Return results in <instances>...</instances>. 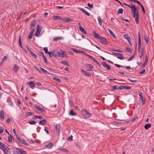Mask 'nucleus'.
I'll return each mask as SVG.
<instances>
[{"label":"nucleus","instance_id":"obj_6","mask_svg":"<svg viewBox=\"0 0 154 154\" xmlns=\"http://www.w3.org/2000/svg\"><path fill=\"white\" fill-rule=\"evenodd\" d=\"M61 128L60 125L59 124H56L55 126L56 132V133L59 134Z\"/></svg>","mask_w":154,"mask_h":154},{"label":"nucleus","instance_id":"obj_22","mask_svg":"<svg viewBox=\"0 0 154 154\" xmlns=\"http://www.w3.org/2000/svg\"><path fill=\"white\" fill-rule=\"evenodd\" d=\"M69 114L72 116H76V113L74 112L73 109H72L70 110L69 113Z\"/></svg>","mask_w":154,"mask_h":154},{"label":"nucleus","instance_id":"obj_59","mask_svg":"<svg viewBox=\"0 0 154 154\" xmlns=\"http://www.w3.org/2000/svg\"><path fill=\"white\" fill-rule=\"evenodd\" d=\"M35 29L34 28H33V29H32V30L29 33L33 35V33L35 32Z\"/></svg>","mask_w":154,"mask_h":154},{"label":"nucleus","instance_id":"obj_24","mask_svg":"<svg viewBox=\"0 0 154 154\" xmlns=\"http://www.w3.org/2000/svg\"><path fill=\"white\" fill-rule=\"evenodd\" d=\"M151 126V124L149 123L146 124L145 125L144 127L145 129L147 130Z\"/></svg>","mask_w":154,"mask_h":154},{"label":"nucleus","instance_id":"obj_55","mask_svg":"<svg viewBox=\"0 0 154 154\" xmlns=\"http://www.w3.org/2000/svg\"><path fill=\"white\" fill-rule=\"evenodd\" d=\"M43 58L44 61V62H45V63H48V62L47 61V58H46V57L44 56L43 57Z\"/></svg>","mask_w":154,"mask_h":154},{"label":"nucleus","instance_id":"obj_3","mask_svg":"<svg viewBox=\"0 0 154 154\" xmlns=\"http://www.w3.org/2000/svg\"><path fill=\"white\" fill-rule=\"evenodd\" d=\"M42 29V26H40L39 24H38L36 27V30L34 35L36 37H38Z\"/></svg>","mask_w":154,"mask_h":154},{"label":"nucleus","instance_id":"obj_54","mask_svg":"<svg viewBox=\"0 0 154 154\" xmlns=\"http://www.w3.org/2000/svg\"><path fill=\"white\" fill-rule=\"evenodd\" d=\"M120 56L118 57L117 58L121 60H123L124 59L123 56L122 55H122H119Z\"/></svg>","mask_w":154,"mask_h":154},{"label":"nucleus","instance_id":"obj_51","mask_svg":"<svg viewBox=\"0 0 154 154\" xmlns=\"http://www.w3.org/2000/svg\"><path fill=\"white\" fill-rule=\"evenodd\" d=\"M44 50L45 51V53L46 54H48V53H49L50 52H48V48L47 47H45L43 48Z\"/></svg>","mask_w":154,"mask_h":154},{"label":"nucleus","instance_id":"obj_46","mask_svg":"<svg viewBox=\"0 0 154 154\" xmlns=\"http://www.w3.org/2000/svg\"><path fill=\"white\" fill-rule=\"evenodd\" d=\"M38 54L40 56H42L43 57L44 56V52L41 51H39L38 52Z\"/></svg>","mask_w":154,"mask_h":154},{"label":"nucleus","instance_id":"obj_39","mask_svg":"<svg viewBox=\"0 0 154 154\" xmlns=\"http://www.w3.org/2000/svg\"><path fill=\"white\" fill-rule=\"evenodd\" d=\"M125 50L126 51H127L128 52H129L130 53H132V50L130 48H128L127 47H126L125 48Z\"/></svg>","mask_w":154,"mask_h":154},{"label":"nucleus","instance_id":"obj_14","mask_svg":"<svg viewBox=\"0 0 154 154\" xmlns=\"http://www.w3.org/2000/svg\"><path fill=\"white\" fill-rule=\"evenodd\" d=\"M79 9L81 11L83 12L86 15L89 16L90 15V14L86 11L84 9L82 8H79Z\"/></svg>","mask_w":154,"mask_h":154},{"label":"nucleus","instance_id":"obj_1","mask_svg":"<svg viewBox=\"0 0 154 154\" xmlns=\"http://www.w3.org/2000/svg\"><path fill=\"white\" fill-rule=\"evenodd\" d=\"M138 51L139 53V57L141 58L143 55V48L141 47L140 37H139L138 40Z\"/></svg>","mask_w":154,"mask_h":154},{"label":"nucleus","instance_id":"obj_44","mask_svg":"<svg viewBox=\"0 0 154 154\" xmlns=\"http://www.w3.org/2000/svg\"><path fill=\"white\" fill-rule=\"evenodd\" d=\"M131 88V87L130 86H123V89L129 90Z\"/></svg>","mask_w":154,"mask_h":154},{"label":"nucleus","instance_id":"obj_56","mask_svg":"<svg viewBox=\"0 0 154 154\" xmlns=\"http://www.w3.org/2000/svg\"><path fill=\"white\" fill-rule=\"evenodd\" d=\"M148 59L147 57V56L146 55V56L145 60V61L144 63H146V64L148 62Z\"/></svg>","mask_w":154,"mask_h":154},{"label":"nucleus","instance_id":"obj_28","mask_svg":"<svg viewBox=\"0 0 154 154\" xmlns=\"http://www.w3.org/2000/svg\"><path fill=\"white\" fill-rule=\"evenodd\" d=\"M127 6H128L130 8H131V11L132 12L133 11V7L134 6L135 7V5H133L132 3H130V5H128Z\"/></svg>","mask_w":154,"mask_h":154},{"label":"nucleus","instance_id":"obj_61","mask_svg":"<svg viewBox=\"0 0 154 154\" xmlns=\"http://www.w3.org/2000/svg\"><path fill=\"white\" fill-rule=\"evenodd\" d=\"M13 154H20V153H18V152L16 150H14L13 151Z\"/></svg>","mask_w":154,"mask_h":154},{"label":"nucleus","instance_id":"obj_25","mask_svg":"<svg viewBox=\"0 0 154 154\" xmlns=\"http://www.w3.org/2000/svg\"><path fill=\"white\" fill-rule=\"evenodd\" d=\"M137 10V9L135 7V15H136L135 19H139V14L138 13V11H136Z\"/></svg>","mask_w":154,"mask_h":154},{"label":"nucleus","instance_id":"obj_31","mask_svg":"<svg viewBox=\"0 0 154 154\" xmlns=\"http://www.w3.org/2000/svg\"><path fill=\"white\" fill-rule=\"evenodd\" d=\"M53 145V143L51 142L49 143L47 145H46L45 147L47 148H50Z\"/></svg>","mask_w":154,"mask_h":154},{"label":"nucleus","instance_id":"obj_45","mask_svg":"<svg viewBox=\"0 0 154 154\" xmlns=\"http://www.w3.org/2000/svg\"><path fill=\"white\" fill-rule=\"evenodd\" d=\"M134 56H135V51L133 53V56L131 57L128 60V61H130L131 60H132L134 58Z\"/></svg>","mask_w":154,"mask_h":154},{"label":"nucleus","instance_id":"obj_13","mask_svg":"<svg viewBox=\"0 0 154 154\" xmlns=\"http://www.w3.org/2000/svg\"><path fill=\"white\" fill-rule=\"evenodd\" d=\"M47 123V121L46 119H44L39 122V124L44 125Z\"/></svg>","mask_w":154,"mask_h":154},{"label":"nucleus","instance_id":"obj_19","mask_svg":"<svg viewBox=\"0 0 154 154\" xmlns=\"http://www.w3.org/2000/svg\"><path fill=\"white\" fill-rule=\"evenodd\" d=\"M27 84L29 85L30 87L32 89L35 86V83L33 81H30L27 83Z\"/></svg>","mask_w":154,"mask_h":154},{"label":"nucleus","instance_id":"obj_47","mask_svg":"<svg viewBox=\"0 0 154 154\" xmlns=\"http://www.w3.org/2000/svg\"><path fill=\"white\" fill-rule=\"evenodd\" d=\"M30 54H31V55L33 57H34L35 58H36L37 57L36 55L33 52H32V51L30 52Z\"/></svg>","mask_w":154,"mask_h":154},{"label":"nucleus","instance_id":"obj_62","mask_svg":"<svg viewBox=\"0 0 154 154\" xmlns=\"http://www.w3.org/2000/svg\"><path fill=\"white\" fill-rule=\"evenodd\" d=\"M4 130V129L2 127H0V134H2Z\"/></svg>","mask_w":154,"mask_h":154},{"label":"nucleus","instance_id":"obj_36","mask_svg":"<svg viewBox=\"0 0 154 154\" xmlns=\"http://www.w3.org/2000/svg\"><path fill=\"white\" fill-rule=\"evenodd\" d=\"M16 149L17 152H20V154H21V153L22 152L23 150L21 149L20 148H17Z\"/></svg>","mask_w":154,"mask_h":154},{"label":"nucleus","instance_id":"obj_34","mask_svg":"<svg viewBox=\"0 0 154 154\" xmlns=\"http://www.w3.org/2000/svg\"><path fill=\"white\" fill-rule=\"evenodd\" d=\"M98 20L99 24H100V26H101V24L102 23V21H103V20L100 17H99L98 18Z\"/></svg>","mask_w":154,"mask_h":154},{"label":"nucleus","instance_id":"obj_7","mask_svg":"<svg viewBox=\"0 0 154 154\" xmlns=\"http://www.w3.org/2000/svg\"><path fill=\"white\" fill-rule=\"evenodd\" d=\"M52 51L54 57L56 58L59 57L60 55V52L54 51Z\"/></svg>","mask_w":154,"mask_h":154},{"label":"nucleus","instance_id":"obj_37","mask_svg":"<svg viewBox=\"0 0 154 154\" xmlns=\"http://www.w3.org/2000/svg\"><path fill=\"white\" fill-rule=\"evenodd\" d=\"M123 10L121 8H119L118 10L117 14H122L123 13Z\"/></svg>","mask_w":154,"mask_h":154},{"label":"nucleus","instance_id":"obj_5","mask_svg":"<svg viewBox=\"0 0 154 154\" xmlns=\"http://www.w3.org/2000/svg\"><path fill=\"white\" fill-rule=\"evenodd\" d=\"M100 43H102L106 45H108L107 40L105 37H100Z\"/></svg>","mask_w":154,"mask_h":154},{"label":"nucleus","instance_id":"obj_9","mask_svg":"<svg viewBox=\"0 0 154 154\" xmlns=\"http://www.w3.org/2000/svg\"><path fill=\"white\" fill-rule=\"evenodd\" d=\"M92 34L95 38H97L98 39H100V36L99 34H97L95 31H94L93 32Z\"/></svg>","mask_w":154,"mask_h":154},{"label":"nucleus","instance_id":"obj_8","mask_svg":"<svg viewBox=\"0 0 154 154\" xmlns=\"http://www.w3.org/2000/svg\"><path fill=\"white\" fill-rule=\"evenodd\" d=\"M102 65L104 68L106 69L107 70H110V66L107 64L105 62H102Z\"/></svg>","mask_w":154,"mask_h":154},{"label":"nucleus","instance_id":"obj_42","mask_svg":"<svg viewBox=\"0 0 154 154\" xmlns=\"http://www.w3.org/2000/svg\"><path fill=\"white\" fill-rule=\"evenodd\" d=\"M29 123L30 125H35L36 124V122L35 121H29Z\"/></svg>","mask_w":154,"mask_h":154},{"label":"nucleus","instance_id":"obj_64","mask_svg":"<svg viewBox=\"0 0 154 154\" xmlns=\"http://www.w3.org/2000/svg\"><path fill=\"white\" fill-rule=\"evenodd\" d=\"M6 149L7 151L10 154L11 153V151L10 150V149L8 147L7 148H6L5 149Z\"/></svg>","mask_w":154,"mask_h":154},{"label":"nucleus","instance_id":"obj_33","mask_svg":"<svg viewBox=\"0 0 154 154\" xmlns=\"http://www.w3.org/2000/svg\"><path fill=\"white\" fill-rule=\"evenodd\" d=\"M60 63L61 64L66 65L67 66H69V64L66 61H61Z\"/></svg>","mask_w":154,"mask_h":154},{"label":"nucleus","instance_id":"obj_10","mask_svg":"<svg viewBox=\"0 0 154 154\" xmlns=\"http://www.w3.org/2000/svg\"><path fill=\"white\" fill-rule=\"evenodd\" d=\"M81 71L86 76L90 77L91 76V73L90 72H86L83 69H81Z\"/></svg>","mask_w":154,"mask_h":154},{"label":"nucleus","instance_id":"obj_35","mask_svg":"<svg viewBox=\"0 0 154 154\" xmlns=\"http://www.w3.org/2000/svg\"><path fill=\"white\" fill-rule=\"evenodd\" d=\"M40 69H41V71L42 72H43L44 73H46L47 74H50L49 72H48L46 70H45V69H44L42 67H40Z\"/></svg>","mask_w":154,"mask_h":154},{"label":"nucleus","instance_id":"obj_29","mask_svg":"<svg viewBox=\"0 0 154 154\" xmlns=\"http://www.w3.org/2000/svg\"><path fill=\"white\" fill-rule=\"evenodd\" d=\"M53 79L54 80L56 81L57 82L59 83H60L61 82V81L60 79H59L56 77H54L53 78Z\"/></svg>","mask_w":154,"mask_h":154},{"label":"nucleus","instance_id":"obj_30","mask_svg":"<svg viewBox=\"0 0 154 154\" xmlns=\"http://www.w3.org/2000/svg\"><path fill=\"white\" fill-rule=\"evenodd\" d=\"M124 37L125 39H127L128 41L130 40V38L129 37L128 35L126 34H124Z\"/></svg>","mask_w":154,"mask_h":154},{"label":"nucleus","instance_id":"obj_26","mask_svg":"<svg viewBox=\"0 0 154 154\" xmlns=\"http://www.w3.org/2000/svg\"><path fill=\"white\" fill-rule=\"evenodd\" d=\"M86 66L87 67L91 69H92L94 68L93 66L91 64L87 63Z\"/></svg>","mask_w":154,"mask_h":154},{"label":"nucleus","instance_id":"obj_27","mask_svg":"<svg viewBox=\"0 0 154 154\" xmlns=\"http://www.w3.org/2000/svg\"><path fill=\"white\" fill-rule=\"evenodd\" d=\"M36 24L35 20L32 21V23L30 24V28H32L33 26H35Z\"/></svg>","mask_w":154,"mask_h":154},{"label":"nucleus","instance_id":"obj_40","mask_svg":"<svg viewBox=\"0 0 154 154\" xmlns=\"http://www.w3.org/2000/svg\"><path fill=\"white\" fill-rule=\"evenodd\" d=\"M20 143H21L22 144H23L25 145H28V144L25 142L24 140L23 139L21 140V142Z\"/></svg>","mask_w":154,"mask_h":154},{"label":"nucleus","instance_id":"obj_60","mask_svg":"<svg viewBox=\"0 0 154 154\" xmlns=\"http://www.w3.org/2000/svg\"><path fill=\"white\" fill-rule=\"evenodd\" d=\"M145 71H146L145 69H143V70L141 71L140 72H139V73L140 74H142L144 73H145Z\"/></svg>","mask_w":154,"mask_h":154},{"label":"nucleus","instance_id":"obj_4","mask_svg":"<svg viewBox=\"0 0 154 154\" xmlns=\"http://www.w3.org/2000/svg\"><path fill=\"white\" fill-rule=\"evenodd\" d=\"M138 95L139 96L140 99L142 101V104L144 105L146 102L145 97H143V94L141 92H139L138 93Z\"/></svg>","mask_w":154,"mask_h":154},{"label":"nucleus","instance_id":"obj_49","mask_svg":"<svg viewBox=\"0 0 154 154\" xmlns=\"http://www.w3.org/2000/svg\"><path fill=\"white\" fill-rule=\"evenodd\" d=\"M118 90V88H117V86H116V85H114V86H113L112 88H111V91H113V90Z\"/></svg>","mask_w":154,"mask_h":154},{"label":"nucleus","instance_id":"obj_15","mask_svg":"<svg viewBox=\"0 0 154 154\" xmlns=\"http://www.w3.org/2000/svg\"><path fill=\"white\" fill-rule=\"evenodd\" d=\"M19 69V67L17 64L14 65L13 68L14 71L16 72H17Z\"/></svg>","mask_w":154,"mask_h":154},{"label":"nucleus","instance_id":"obj_17","mask_svg":"<svg viewBox=\"0 0 154 154\" xmlns=\"http://www.w3.org/2000/svg\"><path fill=\"white\" fill-rule=\"evenodd\" d=\"M4 118V114L3 111L1 110L0 111V119H3Z\"/></svg>","mask_w":154,"mask_h":154},{"label":"nucleus","instance_id":"obj_38","mask_svg":"<svg viewBox=\"0 0 154 154\" xmlns=\"http://www.w3.org/2000/svg\"><path fill=\"white\" fill-rule=\"evenodd\" d=\"M144 40L146 42V44H147L148 42L149 41V38L146 35H145L144 36Z\"/></svg>","mask_w":154,"mask_h":154},{"label":"nucleus","instance_id":"obj_12","mask_svg":"<svg viewBox=\"0 0 154 154\" xmlns=\"http://www.w3.org/2000/svg\"><path fill=\"white\" fill-rule=\"evenodd\" d=\"M52 18L55 20H62V18L61 17L57 15H54L53 16Z\"/></svg>","mask_w":154,"mask_h":154},{"label":"nucleus","instance_id":"obj_63","mask_svg":"<svg viewBox=\"0 0 154 154\" xmlns=\"http://www.w3.org/2000/svg\"><path fill=\"white\" fill-rule=\"evenodd\" d=\"M8 104L9 106H13V102H12L11 101H9Z\"/></svg>","mask_w":154,"mask_h":154},{"label":"nucleus","instance_id":"obj_53","mask_svg":"<svg viewBox=\"0 0 154 154\" xmlns=\"http://www.w3.org/2000/svg\"><path fill=\"white\" fill-rule=\"evenodd\" d=\"M88 7L91 8H92L93 7V4H90V3H88Z\"/></svg>","mask_w":154,"mask_h":154},{"label":"nucleus","instance_id":"obj_43","mask_svg":"<svg viewBox=\"0 0 154 154\" xmlns=\"http://www.w3.org/2000/svg\"><path fill=\"white\" fill-rule=\"evenodd\" d=\"M25 115L26 116H33V114L31 112H27L26 113Z\"/></svg>","mask_w":154,"mask_h":154},{"label":"nucleus","instance_id":"obj_32","mask_svg":"<svg viewBox=\"0 0 154 154\" xmlns=\"http://www.w3.org/2000/svg\"><path fill=\"white\" fill-rule=\"evenodd\" d=\"M63 38L62 37H56L54 38L53 41L56 42L58 40H60L63 39Z\"/></svg>","mask_w":154,"mask_h":154},{"label":"nucleus","instance_id":"obj_11","mask_svg":"<svg viewBox=\"0 0 154 154\" xmlns=\"http://www.w3.org/2000/svg\"><path fill=\"white\" fill-rule=\"evenodd\" d=\"M79 29L81 32L87 35V33L85 30V29L81 26H79Z\"/></svg>","mask_w":154,"mask_h":154},{"label":"nucleus","instance_id":"obj_50","mask_svg":"<svg viewBox=\"0 0 154 154\" xmlns=\"http://www.w3.org/2000/svg\"><path fill=\"white\" fill-rule=\"evenodd\" d=\"M73 136L72 135H71L68 138V140L69 141H71L72 140Z\"/></svg>","mask_w":154,"mask_h":154},{"label":"nucleus","instance_id":"obj_16","mask_svg":"<svg viewBox=\"0 0 154 154\" xmlns=\"http://www.w3.org/2000/svg\"><path fill=\"white\" fill-rule=\"evenodd\" d=\"M62 20L64 21V22H71L72 21V20L69 17L64 18L63 19H62Z\"/></svg>","mask_w":154,"mask_h":154},{"label":"nucleus","instance_id":"obj_18","mask_svg":"<svg viewBox=\"0 0 154 154\" xmlns=\"http://www.w3.org/2000/svg\"><path fill=\"white\" fill-rule=\"evenodd\" d=\"M66 52L64 51H62V52H60V55L59 57L60 58H63L66 57Z\"/></svg>","mask_w":154,"mask_h":154},{"label":"nucleus","instance_id":"obj_41","mask_svg":"<svg viewBox=\"0 0 154 154\" xmlns=\"http://www.w3.org/2000/svg\"><path fill=\"white\" fill-rule=\"evenodd\" d=\"M8 142H11L12 141V139H13V137L11 135H10V136L8 137Z\"/></svg>","mask_w":154,"mask_h":154},{"label":"nucleus","instance_id":"obj_23","mask_svg":"<svg viewBox=\"0 0 154 154\" xmlns=\"http://www.w3.org/2000/svg\"><path fill=\"white\" fill-rule=\"evenodd\" d=\"M59 149L65 152L68 153L69 152V151L67 149L65 148H62L61 147H60L59 148Z\"/></svg>","mask_w":154,"mask_h":154},{"label":"nucleus","instance_id":"obj_57","mask_svg":"<svg viewBox=\"0 0 154 154\" xmlns=\"http://www.w3.org/2000/svg\"><path fill=\"white\" fill-rule=\"evenodd\" d=\"M7 57L6 56H4L2 60V62L5 61L7 59Z\"/></svg>","mask_w":154,"mask_h":154},{"label":"nucleus","instance_id":"obj_48","mask_svg":"<svg viewBox=\"0 0 154 154\" xmlns=\"http://www.w3.org/2000/svg\"><path fill=\"white\" fill-rule=\"evenodd\" d=\"M112 54L113 55H115V56L122 55L121 54L116 53V52H113Z\"/></svg>","mask_w":154,"mask_h":154},{"label":"nucleus","instance_id":"obj_2","mask_svg":"<svg viewBox=\"0 0 154 154\" xmlns=\"http://www.w3.org/2000/svg\"><path fill=\"white\" fill-rule=\"evenodd\" d=\"M81 113L82 116L87 118L91 117L92 116V114L88 112L85 109H82L81 111Z\"/></svg>","mask_w":154,"mask_h":154},{"label":"nucleus","instance_id":"obj_21","mask_svg":"<svg viewBox=\"0 0 154 154\" xmlns=\"http://www.w3.org/2000/svg\"><path fill=\"white\" fill-rule=\"evenodd\" d=\"M34 107L35 108H36L37 110H38V111H41L42 112H44L45 111V110L43 109L42 108L38 106L35 105Z\"/></svg>","mask_w":154,"mask_h":154},{"label":"nucleus","instance_id":"obj_20","mask_svg":"<svg viewBox=\"0 0 154 154\" xmlns=\"http://www.w3.org/2000/svg\"><path fill=\"white\" fill-rule=\"evenodd\" d=\"M108 29L109 32L110 33V34L114 38H116V37L115 34L114 33L112 32V31L109 29Z\"/></svg>","mask_w":154,"mask_h":154},{"label":"nucleus","instance_id":"obj_58","mask_svg":"<svg viewBox=\"0 0 154 154\" xmlns=\"http://www.w3.org/2000/svg\"><path fill=\"white\" fill-rule=\"evenodd\" d=\"M48 54L49 56L50 57H53V54L52 53V51L50 52L49 53H48Z\"/></svg>","mask_w":154,"mask_h":154},{"label":"nucleus","instance_id":"obj_52","mask_svg":"<svg viewBox=\"0 0 154 154\" xmlns=\"http://www.w3.org/2000/svg\"><path fill=\"white\" fill-rule=\"evenodd\" d=\"M114 123L115 124L117 125H119L120 124H122V123L121 122H118L117 121H115L114 122Z\"/></svg>","mask_w":154,"mask_h":154}]
</instances>
